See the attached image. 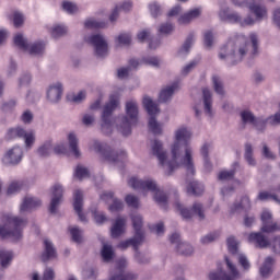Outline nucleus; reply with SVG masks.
<instances>
[{
  "label": "nucleus",
  "instance_id": "nucleus-1",
  "mask_svg": "<svg viewBox=\"0 0 280 280\" xmlns=\"http://www.w3.org/2000/svg\"><path fill=\"white\" fill-rule=\"evenodd\" d=\"M189 139H191V131H189V129L185 127L177 129L175 132V142L171 149V159L167 158V153L163 151V143L159 140L153 141L152 153L160 161V165L168 170V174H172V172L178 170V167H185L187 174L191 176L196 174Z\"/></svg>",
  "mask_w": 280,
  "mask_h": 280
},
{
  "label": "nucleus",
  "instance_id": "nucleus-2",
  "mask_svg": "<svg viewBox=\"0 0 280 280\" xmlns=\"http://www.w3.org/2000/svg\"><path fill=\"white\" fill-rule=\"evenodd\" d=\"M231 1L234 5H237L238 8H248L249 12H252V14L256 16V20L250 16L242 20V16H240L237 13H229V9H225L219 12L221 21H228L229 23H240V25L244 27L246 25H255L256 21H264V19L268 16V10L255 0Z\"/></svg>",
  "mask_w": 280,
  "mask_h": 280
},
{
  "label": "nucleus",
  "instance_id": "nucleus-3",
  "mask_svg": "<svg viewBox=\"0 0 280 280\" xmlns=\"http://www.w3.org/2000/svg\"><path fill=\"white\" fill-rule=\"evenodd\" d=\"M246 54H248V42H246L245 36H237L234 39H230L221 48L219 58L220 60H226L231 65H237V62H242Z\"/></svg>",
  "mask_w": 280,
  "mask_h": 280
},
{
  "label": "nucleus",
  "instance_id": "nucleus-4",
  "mask_svg": "<svg viewBox=\"0 0 280 280\" xmlns=\"http://www.w3.org/2000/svg\"><path fill=\"white\" fill-rule=\"evenodd\" d=\"M133 229L136 231L135 236L127 241H122L118 244V248L126 250L128 246H132L136 252V259L139 264H145V261L141 260V254H139V246L143 244V231H141V226H143V218L140 214H133L131 217Z\"/></svg>",
  "mask_w": 280,
  "mask_h": 280
},
{
  "label": "nucleus",
  "instance_id": "nucleus-5",
  "mask_svg": "<svg viewBox=\"0 0 280 280\" xmlns=\"http://www.w3.org/2000/svg\"><path fill=\"white\" fill-rule=\"evenodd\" d=\"M4 225L0 226V237H10L14 242L23 237V229L27 224V221L19 218L5 215L3 217Z\"/></svg>",
  "mask_w": 280,
  "mask_h": 280
},
{
  "label": "nucleus",
  "instance_id": "nucleus-6",
  "mask_svg": "<svg viewBox=\"0 0 280 280\" xmlns=\"http://www.w3.org/2000/svg\"><path fill=\"white\" fill-rule=\"evenodd\" d=\"M128 183L132 189H139L140 191H143V194H145V191H151L154 194L155 202H158L160 207H166L167 195L159 189L156 182L152 179L141 180L137 177H131Z\"/></svg>",
  "mask_w": 280,
  "mask_h": 280
},
{
  "label": "nucleus",
  "instance_id": "nucleus-7",
  "mask_svg": "<svg viewBox=\"0 0 280 280\" xmlns=\"http://www.w3.org/2000/svg\"><path fill=\"white\" fill-rule=\"evenodd\" d=\"M90 148L94 150V152H98L102 159H104V161H108V163H124V161L128 159L126 151H113L108 144L97 142V140H93Z\"/></svg>",
  "mask_w": 280,
  "mask_h": 280
},
{
  "label": "nucleus",
  "instance_id": "nucleus-8",
  "mask_svg": "<svg viewBox=\"0 0 280 280\" xmlns=\"http://www.w3.org/2000/svg\"><path fill=\"white\" fill-rule=\"evenodd\" d=\"M126 113L127 116L122 117L121 125L118 127L119 132L124 135V137H128L130 132H132V126L137 124L139 117V105L137 102L129 101L126 104Z\"/></svg>",
  "mask_w": 280,
  "mask_h": 280
},
{
  "label": "nucleus",
  "instance_id": "nucleus-9",
  "mask_svg": "<svg viewBox=\"0 0 280 280\" xmlns=\"http://www.w3.org/2000/svg\"><path fill=\"white\" fill-rule=\"evenodd\" d=\"M143 106L148 112V115H150L149 130H151L153 135H162L163 125L159 124L155 118L156 115H159L160 113L159 105L152 102V98H150V96H144Z\"/></svg>",
  "mask_w": 280,
  "mask_h": 280
},
{
  "label": "nucleus",
  "instance_id": "nucleus-10",
  "mask_svg": "<svg viewBox=\"0 0 280 280\" xmlns=\"http://www.w3.org/2000/svg\"><path fill=\"white\" fill-rule=\"evenodd\" d=\"M248 242L254 244L256 248H272L276 255H280V236H276L271 242L261 232H253L248 236Z\"/></svg>",
  "mask_w": 280,
  "mask_h": 280
},
{
  "label": "nucleus",
  "instance_id": "nucleus-11",
  "mask_svg": "<svg viewBox=\"0 0 280 280\" xmlns=\"http://www.w3.org/2000/svg\"><path fill=\"white\" fill-rule=\"evenodd\" d=\"M117 106H119V96L112 95L109 102L105 105L102 115L101 130L104 135H110V132H113V119H110V116Z\"/></svg>",
  "mask_w": 280,
  "mask_h": 280
},
{
  "label": "nucleus",
  "instance_id": "nucleus-12",
  "mask_svg": "<svg viewBox=\"0 0 280 280\" xmlns=\"http://www.w3.org/2000/svg\"><path fill=\"white\" fill-rule=\"evenodd\" d=\"M241 118L243 124H252V126H255L257 130H264V128H266V124H271V126H276V124H280V113H277L275 116H271L266 120H264L260 118H255L253 113L248 110H243L241 113Z\"/></svg>",
  "mask_w": 280,
  "mask_h": 280
},
{
  "label": "nucleus",
  "instance_id": "nucleus-13",
  "mask_svg": "<svg viewBox=\"0 0 280 280\" xmlns=\"http://www.w3.org/2000/svg\"><path fill=\"white\" fill-rule=\"evenodd\" d=\"M13 43L15 47L22 49V51H28L31 56H40L45 51V43L37 42L35 44L30 45L27 39L23 38V34L19 33L14 36Z\"/></svg>",
  "mask_w": 280,
  "mask_h": 280
},
{
  "label": "nucleus",
  "instance_id": "nucleus-14",
  "mask_svg": "<svg viewBox=\"0 0 280 280\" xmlns=\"http://www.w3.org/2000/svg\"><path fill=\"white\" fill-rule=\"evenodd\" d=\"M225 262L228 266V270H230V275L222 271V268L219 266L218 272H210V275H209L210 280H237V279H240V271L237 270V267H235V265H233V262H231L229 260V257H225Z\"/></svg>",
  "mask_w": 280,
  "mask_h": 280
},
{
  "label": "nucleus",
  "instance_id": "nucleus-15",
  "mask_svg": "<svg viewBox=\"0 0 280 280\" xmlns=\"http://www.w3.org/2000/svg\"><path fill=\"white\" fill-rule=\"evenodd\" d=\"M85 42L94 47V51L98 58H104V56H108V43L101 34L85 37Z\"/></svg>",
  "mask_w": 280,
  "mask_h": 280
},
{
  "label": "nucleus",
  "instance_id": "nucleus-16",
  "mask_svg": "<svg viewBox=\"0 0 280 280\" xmlns=\"http://www.w3.org/2000/svg\"><path fill=\"white\" fill-rule=\"evenodd\" d=\"M8 137L9 139H14L15 137L24 139L26 148H32V145H34V142L36 141V135L33 130L26 131L20 127L10 129L8 131Z\"/></svg>",
  "mask_w": 280,
  "mask_h": 280
},
{
  "label": "nucleus",
  "instance_id": "nucleus-17",
  "mask_svg": "<svg viewBox=\"0 0 280 280\" xmlns=\"http://www.w3.org/2000/svg\"><path fill=\"white\" fill-rule=\"evenodd\" d=\"M175 207L177 211L180 212L184 220H189L194 218V215H198L199 220H205V208H202V203H194L191 210L183 208V205L179 202L175 203Z\"/></svg>",
  "mask_w": 280,
  "mask_h": 280
},
{
  "label": "nucleus",
  "instance_id": "nucleus-18",
  "mask_svg": "<svg viewBox=\"0 0 280 280\" xmlns=\"http://www.w3.org/2000/svg\"><path fill=\"white\" fill-rule=\"evenodd\" d=\"M260 220L262 222V233H275V231H280V225L272 221V213L270 211L264 210Z\"/></svg>",
  "mask_w": 280,
  "mask_h": 280
},
{
  "label": "nucleus",
  "instance_id": "nucleus-19",
  "mask_svg": "<svg viewBox=\"0 0 280 280\" xmlns=\"http://www.w3.org/2000/svg\"><path fill=\"white\" fill-rule=\"evenodd\" d=\"M22 159L23 149H21V147H14L7 152V154L2 159V162L4 163V165H18V163H21Z\"/></svg>",
  "mask_w": 280,
  "mask_h": 280
},
{
  "label": "nucleus",
  "instance_id": "nucleus-20",
  "mask_svg": "<svg viewBox=\"0 0 280 280\" xmlns=\"http://www.w3.org/2000/svg\"><path fill=\"white\" fill-rule=\"evenodd\" d=\"M170 242L171 244H177L176 248L179 255H185L187 257L194 253V247H191V245L180 242L179 233H173L170 237Z\"/></svg>",
  "mask_w": 280,
  "mask_h": 280
},
{
  "label": "nucleus",
  "instance_id": "nucleus-21",
  "mask_svg": "<svg viewBox=\"0 0 280 280\" xmlns=\"http://www.w3.org/2000/svg\"><path fill=\"white\" fill-rule=\"evenodd\" d=\"M62 194H63L62 186L60 184H56L52 187V198L49 206L50 213H56V211H58V205L62 202Z\"/></svg>",
  "mask_w": 280,
  "mask_h": 280
},
{
  "label": "nucleus",
  "instance_id": "nucleus-22",
  "mask_svg": "<svg viewBox=\"0 0 280 280\" xmlns=\"http://www.w3.org/2000/svg\"><path fill=\"white\" fill-rule=\"evenodd\" d=\"M83 198H84V195L82 194V190H75L73 192L74 211H75V213H78L79 219L81 220V222L86 221V217L84 215V213H82Z\"/></svg>",
  "mask_w": 280,
  "mask_h": 280
},
{
  "label": "nucleus",
  "instance_id": "nucleus-23",
  "mask_svg": "<svg viewBox=\"0 0 280 280\" xmlns=\"http://www.w3.org/2000/svg\"><path fill=\"white\" fill-rule=\"evenodd\" d=\"M101 200H105V202H113V205L109 206V211L115 212V211H121L124 209V202L121 200L115 199L113 192H104L101 196Z\"/></svg>",
  "mask_w": 280,
  "mask_h": 280
},
{
  "label": "nucleus",
  "instance_id": "nucleus-24",
  "mask_svg": "<svg viewBox=\"0 0 280 280\" xmlns=\"http://www.w3.org/2000/svg\"><path fill=\"white\" fill-rule=\"evenodd\" d=\"M62 97V84L57 83L55 85H50L47 91V98L52 104H56V102H60V98Z\"/></svg>",
  "mask_w": 280,
  "mask_h": 280
},
{
  "label": "nucleus",
  "instance_id": "nucleus-25",
  "mask_svg": "<svg viewBox=\"0 0 280 280\" xmlns=\"http://www.w3.org/2000/svg\"><path fill=\"white\" fill-rule=\"evenodd\" d=\"M112 237L117 238L126 233V219L118 218L110 229Z\"/></svg>",
  "mask_w": 280,
  "mask_h": 280
},
{
  "label": "nucleus",
  "instance_id": "nucleus-26",
  "mask_svg": "<svg viewBox=\"0 0 280 280\" xmlns=\"http://www.w3.org/2000/svg\"><path fill=\"white\" fill-rule=\"evenodd\" d=\"M126 267V260L124 258H120L118 260V270L119 275H116L110 278V280H135L137 279V276L135 273H124V269Z\"/></svg>",
  "mask_w": 280,
  "mask_h": 280
},
{
  "label": "nucleus",
  "instance_id": "nucleus-27",
  "mask_svg": "<svg viewBox=\"0 0 280 280\" xmlns=\"http://www.w3.org/2000/svg\"><path fill=\"white\" fill-rule=\"evenodd\" d=\"M36 207H40V200L34 197H25L23 203L20 207L21 213L25 211H32V209H36Z\"/></svg>",
  "mask_w": 280,
  "mask_h": 280
},
{
  "label": "nucleus",
  "instance_id": "nucleus-28",
  "mask_svg": "<svg viewBox=\"0 0 280 280\" xmlns=\"http://www.w3.org/2000/svg\"><path fill=\"white\" fill-rule=\"evenodd\" d=\"M200 14H202V10H200V9H192L189 12L185 13L184 15H182L178 19V23L180 25H187V23H191V21H194V19H198V16H200Z\"/></svg>",
  "mask_w": 280,
  "mask_h": 280
},
{
  "label": "nucleus",
  "instance_id": "nucleus-29",
  "mask_svg": "<svg viewBox=\"0 0 280 280\" xmlns=\"http://www.w3.org/2000/svg\"><path fill=\"white\" fill-rule=\"evenodd\" d=\"M45 250L42 255V261H49V259H55L56 257V248H54V244L49 242V240H44Z\"/></svg>",
  "mask_w": 280,
  "mask_h": 280
},
{
  "label": "nucleus",
  "instance_id": "nucleus-30",
  "mask_svg": "<svg viewBox=\"0 0 280 280\" xmlns=\"http://www.w3.org/2000/svg\"><path fill=\"white\" fill-rule=\"evenodd\" d=\"M202 191H205V186H202V184L196 180L188 183L187 194H189V196H200Z\"/></svg>",
  "mask_w": 280,
  "mask_h": 280
},
{
  "label": "nucleus",
  "instance_id": "nucleus-31",
  "mask_svg": "<svg viewBox=\"0 0 280 280\" xmlns=\"http://www.w3.org/2000/svg\"><path fill=\"white\" fill-rule=\"evenodd\" d=\"M131 9H132V2H130V1L124 2V3L121 4V7L117 5V7L114 9L113 13L110 14L109 21H110L112 23H115V21H117V18L119 16V11H120V10H124V12H128V11L131 10Z\"/></svg>",
  "mask_w": 280,
  "mask_h": 280
},
{
  "label": "nucleus",
  "instance_id": "nucleus-32",
  "mask_svg": "<svg viewBox=\"0 0 280 280\" xmlns=\"http://www.w3.org/2000/svg\"><path fill=\"white\" fill-rule=\"evenodd\" d=\"M68 141L71 154H73L75 159H80V149H78V137H75V133H69Z\"/></svg>",
  "mask_w": 280,
  "mask_h": 280
},
{
  "label": "nucleus",
  "instance_id": "nucleus-33",
  "mask_svg": "<svg viewBox=\"0 0 280 280\" xmlns=\"http://www.w3.org/2000/svg\"><path fill=\"white\" fill-rule=\"evenodd\" d=\"M176 89H178V83H173L172 85L162 90L160 93V102H167L168 100H171V97H172V95H174V91H176Z\"/></svg>",
  "mask_w": 280,
  "mask_h": 280
},
{
  "label": "nucleus",
  "instance_id": "nucleus-34",
  "mask_svg": "<svg viewBox=\"0 0 280 280\" xmlns=\"http://www.w3.org/2000/svg\"><path fill=\"white\" fill-rule=\"evenodd\" d=\"M203 93V104H205V112L207 115H209L211 117V115H213V112L211 110V91H209V89L205 88L202 90Z\"/></svg>",
  "mask_w": 280,
  "mask_h": 280
},
{
  "label": "nucleus",
  "instance_id": "nucleus-35",
  "mask_svg": "<svg viewBox=\"0 0 280 280\" xmlns=\"http://www.w3.org/2000/svg\"><path fill=\"white\" fill-rule=\"evenodd\" d=\"M13 257L14 255L12 254V252L0 249V264L2 268H8Z\"/></svg>",
  "mask_w": 280,
  "mask_h": 280
},
{
  "label": "nucleus",
  "instance_id": "nucleus-36",
  "mask_svg": "<svg viewBox=\"0 0 280 280\" xmlns=\"http://www.w3.org/2000/svg\"><path fill=\"white\" fill-rule=\"evenodd\" d=\"M272 264H275V260L271 257L266 258L264 265L260 267L261 277H268L272 272Z\"/></svg>",
  "mask_w": 280,
  "mask_h": 280
},
{
  "label": "nucleus",
  "instance_id": "nucleus-37",
  "mask_svg": "<svg viewBox=\"0 0 280 280\" xmlns=\"http://www.w3.org/2000/svg\"><path fill=\"white\" fill-rule=\"evenodd\" d=\"M240 209H250V199L248 196L243 197L241 203H234L231 208V213H235L236 211H240Z\"/></svg>",
  "mask_w": 280,
  "mask_h": 280
},
{
  "label": "nucleus",
  "instance_id": "nucleus-38",
  "mask_svg": "<svg viewBox=\"0 0 280 280\" xmlns=\"http://www.w3.org/2000/svg\"><path fill=\"white\" fill-rule=\"evenodd\" d=\"M51 152H54V148H51V141L45 142L37 150V154L43 158L50 156Z\"/></svg>",
  "mask_w": 280,
  "mask_h": 280
},
{
  "label": "nucleus",
  "instance_id": "nucleus-39",
  "mask_svg": "<svg viewBox=\"0 0 280 280\" xmlns=\"http://www.w3.org/2000/svg\"><path fill=\"white\" fill-rule=\"evenodd\" d=\"M102 258L105 261H110V259H113V255H115L113 253V246L108 245V244H104L102 252H101Z\"/></svg>",
  "mask_w": 280,
  "mask_h": 280
},
{
  "label": "nucleus",
  "instance_id": "nucleus-40",
  "mask_svg": "<svg viewBox=\"0 0 280 280\" xmlns=\"http://www.w3.org/2000/svg\"><path fill=\"white\" fill-rule=\"evenodd\" d=\"M258 200H272L273 202H278L280 205V199L277 195L268 191H260L258 194Z\"/></svg>",
  "mask_w": 280,
  "mask_h": 280
},
{
  "label": "nucleus",
  "instance_id": "nucleus-41",
  "mask_svg": "<svg viewBox=\"0 0 280 280\" xmlns=\"http://www.w3.org/2000/svg\"><path fill=\"white\" fill-rule=\"evenodd\" d=\"M69 231H70V235H71L72 240L77 244L82 243V231L80 229H78V226L69 228Z\"/></svg>",
  "mask_w": 280,
  "mask_h": 280
},
{
  "label": "nucleus",
  "instance_id": "nucleus-42",
  "mask_svg": "<svg viewBox=\"0 0 280 280\" xmlns=\"http://www.w3.org/2000/svg\"><path fill=\"white\" fill-rule=\"evenodd\" d=\"M75 178H79V180H82L83 178H89V168L78 165L74 171Z\"/></svg>",
  "mask_w": 280,
  "mask_h": 280
},
{
  "label": "nucleus",
  "instance_id": "nucleus-43",
  "mask_svg": "<svg viewBox=\"0 0 280 280\" xmlns=\"http://www.w3.org/2000/svg\"><path fill=\"white\" fill-rule=\"evenodd\" d=\"M84 25L88 30H100L102 27H106V24L104 22H97L92 19L86 20Z\"/></svg>",
  "mask_w": 280,
  "mask_h": 280
},
{
  "label": "nucleus",
  "instance_id": "nucleus-44",
  "mask_svg": "<svg viewBox=\"0 0 280 280\" xmlns=\"http://www.w3.org/2000/svg\"><path fill=\"white\" fill-rule=\"evenodd\" d=\"M212 82H213L215 93H218V95H224V86L222 85V81L220 80V77L213 75Z\"/></svg>",
  "mask_w": 280,
  "mask_h": 280
},
{
  "label": "nucleus",
  "instance_id": "nucleus-45",
  "mask_svg": "<svg viewBox=\"0 0 280 280\" xmlns=\"http://www.w3.org/2000/svg\"><path fill=\"white\" fill-rule=\"evenodd\" d=\"M209 148H211V144L205 143L201 148V155L203 156L205 160V167L206 170H209L211 167V164L209 163Z\"/></svg>",
  "mask_w": 280,
  "mask_h": 280
},
{
  "label": "nucleus",
  "instance_id": "nucleus-46",
  "mask_svg": "<svg viewBox=\"0 0 280 280\" xmlns=\"http://www.w3.org/2000/svg\"><path fill=\"white\" fill-rule=\"evenodd\" d=\"M191 45H194V34L188 35L184 45L180 48V54H188L189 49H191Z\"/></svg>",
  "mask_w": 280,
  "mask_h": 280
},
{
  "label": "nucleus",
  "instance_id": "nucleus-47",
  "mask_svg": "<svg viewBox=\"0 0 280 280\" xmlns=\"http://www.w3.org/2000/svg\"><path fill=\"white\" fill-rule=\"evenodd\" d=\"M62 9L65 12H68V14H75V12H78V5L69 1L62 2Z\"/></svg>",
  "mask_w": 280,
  "mask_h": 280
},
{
  "label": "nucleus",
  "instance_id": "nucleus-48",
  "mask_svg": "<svg viewBox=\"0 0 280 280\" xmlns=\"http://www.w3.org/2000/svg\"><path fill=\"white\" fill-rule=\"evenodd\" d=\"M85 97H86V92L84 91L79 92L77 95L75 94L67 95L68 102H75V103L82 102V100H84Z\"/></svg>",
  "mask_w": 280,
  "mask_h": 280
},
{
  "label": "nucleus",
  "instance_id": "nucleus-49",
  "mask_svg": "<svg viewBox=\"0 0 280 280\" xmlns=\"http://www.w3.org/2000/svg\"><path fill=\"white\" fill-rule=\"evenodd\" d=\"M245 160L248 165H255V159H253V147L250 144L245 145Z\"/></svg>",
  "mask_w": 280,
  "mask_h": 280
},
{
  "label": "nucleus",
  "instance_id": "nucleus-50",
  "mask_svg": "<svg viewBox=\"0 0 280 280\" xmlns=\"http://www.w3.org/2000/svg\"><path fill=\"white\" fill-rule=\"evenodd\" d=\"M66 32H67V28H66L65 26H62V25H57V26H55V27L51 30L50 34H51L52 38H58V37H60V36H65V33H66Z\"/></svg>",
  "mask_w": 280,
  "mask_h": 280
},
{
  "label": "nucleus",
  "instance_id": "nucleus-51",
  "mask_svg": "<svg viewBox=\"0 0 280 280\" xmlns=\"http://www.w3.org/2000/svg\"><path fill=\"white\" fill-rule=\"evenodd\" d=\"M125 200L128 207H132L133 209L139 207V198H137L135 195H127Z\"/></svg>",
  "mask_w": 280,
  "mask_h": 280
},
{
  "label": "nucleus",
  "instance_id": "nucleus-52",
  "mask_svg": "<svg viewBox=\"0 0 280 280\" xmlns=\"http://www.w3.org/2000/svg\"><path fill=\"white\" fill-rule=\"evenodd\" d=\"M249 40L252 43V56H256L257 54V49H258V38H257V34L252 33L249 35Z\"/></svg>",
  "mask_w": 280,
  "mask_h": 280
},
{
  "label": "nucleus",
  "instance_id": "nucleus-53",
  "mask_svg": "<svg viewBox=\"0 0 280 280\" xmlns=\"http://www.w3.org/2000/svg\"><path fill=\"white\" fill-rule=\"evenodd\" d=\"M228 248L229 252L232 253V255H235V253H237V241L235 240V237L230 236L228 238Z\"/></svg>",
  "mask_w": 280,
  "mask_h": 280
},
{
  "label": "nucleus",
  "instance_id": "nucleus-54",
  "mask_svg": "<svg viewBox=\"0 0 280 280\" xmlns=\"http://www.w3.org/2000/svg\"><path fill=\"white\" fill-rule=\"evenodd\" d=\"M235 176V171H222L219 173V180H231Z\"/></svg>",
  "mask_w": 280,
  "mask_h": 280
},
{
  "label": "nucleus",
  "instance_id": "nucleus-55",
  "mask_svg": "<svg viewBox=\"0 0 280 280\" xmlns=\"http://www.w3.org/2000/svg\"><path fill=\"white\" fill-rule=\"evenodd\" d=\"M25 18L19 13V12H14L13 13V25L14 27H21V25L24 23Z\"/></svg>",
  "mask_w": 280,
  "mask_h": 280
},
{
  "label": "nucleus",
  "instance_id": "nucleus-56",
  "mask_svg": "<svg viewBox=\"0 0 280 280\" xmlns=\"http://www.w3.org/2000/svg\"><path fill=\"white\" fill-rule=\"evenodd\" d=\"M21 187L22 185L19 182L11 183L7 190L8 196H12V194H16V191H20Z\"/></svg>",
  "mask_w": 280,
  "mask_h": 280
},
{
  "label": "nucleus",
  "instance_id": "nucleus-57",
  "mask_svg": "<svg viewBox=\"0 0 280 280\" xmlns=\"http://www.w3.org/2000/svg\"><path fill=\"white\" fill-rule=\"evenodd\" d=\"M218 237H220V233L214 232V233H211V234H208V235L203 236L201 238V242L203 244H211V242H215V240H218Z\"/></svg>",
  "mask_w": 280,
  "mask_h": 280
},
{
  "label": "nucleus",
  "instance_id": "nucleus-58",
  "mask_svg": "<svg viewBox=\"0 0 280 280\" xmlns=\"http://www.w3.org/2000/svg\"><path fill=\"white\" fill-rule=\"evenodd\" d=\"M117 40L119 45H130L132 43V36L130 34H120Z\"/></svg>",
  "mask_w": 280,
  "mask_h": 280
},
{
  "label": "nucleus",
  "instance_id": "nucleus-59",
  "mask_svg": "<svg viewBox=\"0 0 280 280\" xmlns=\"http://www.w3.org/2000/svg\"><path fill=\"white\" fill-rule=\"evenodd\" d=\"M149 10L154 19L161 14V5H159L156 2L149 4Z\"/></svg>",
  "mask_w": 280,
  "mask_h": 280
},
{
  "label": "nucleus",
  "instance_id": "nucleus-60",
  "mask_svg": "<svg viewBox=\"0 0 280 280\" xmlns=\"http://www.w3.org/2000/svg\"><path fill=\"white\" fill-rule=\"evenodd\" d=\"M149 229L150 231H152V233H156V235H163V233H165V226L163 225V223L150 225Z\"/></svg>",
  "mask_w": 280,
  "mask_h": 280
},
{
  "label": "nucleus",
  "instance_id": "nucleus-61",
  "mask_svg": "<svg viewBox=\"0 0 280 280\" xmlns=\"http://www.w3.org/2000/svg\"><path fill=\"white\" fill-rule=\"evenodd\" d=\"M238 264L244 268V270H248L250 268V262L244 254L238 255Z\"/></svg>",
  "mask_w": 280,
  "mask_h": 280
},
{
  "label": "nucleus",
  "instance_id": "nucleus-62",
  "mask_svg": "<svg viewBox=\"0 0 280 280\" xmlns=\"http://www.w3.org/2000/svg\"><path fill=\"white\" fill-rule=\"evenodd\" d=\"M160 34H172L174 32V25L170 23L162 24L159 28Z\"/></svg>",
  "mask_w": 280,
  "mask_h": 280
},
{
  "label": "nucleus",
  "instance_id": "nucleus-63",
  "mask_svg": "<svg viewBox=\"0 0 280 280\" xmlns=\"http://www.w3.org/2000/svg\"><path fill=\"white\" fill-rule=\"evenodd\" d=\"M203 43L206 47H211L213 45V33H211V31L205 33Z\"/></svg>",
  "mask_w": 280,
  "mask_h": 280
},
{
  "label": "nucleus",
  "instance_id": "nucleus-64",
  "mask_svg": "<svg viewBox=\"0 0 280 280\" xmlns=\"http://www.w3.org/2000/svg\"><path fill=\"white\" fill-rule=\"evenodd\" d=\"M55 273L54 269L46 268L44 271L43 280H54Z\"/></svg>",
  "mask_w": 280,
  "mask_h": 280
}]
</instances>
